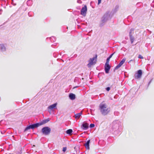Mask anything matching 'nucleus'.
<instances>
[{"instance_id": "nucleus-24", "label": "nucleus", "mask_w": 154, "mask_h": 154, "mask_svg": "<svg viewBox=\"0 0 154 154\" xmlns=\"http://www.w3.org/2000/svg\"><path fill=\"white\" fill-rule=\"evenodd\" d=\"M98 4L99 5L101 3V0H98Z\"/></svg>"}, {"instance_id": "nucleus-23", "label": "nucleus", "mask_w": 154, "mask_h": 154, "mask_svg": "<svg viewBox=\"0 0 154 154\" xmlns=\"http://www.w3.org/2000/svg\"><path fill=\"white\" fill-rule=\"evenodd\" d=\"M113 54H112L111 55H110V56L108 57V58H109V59L111 58Z\"/></svg>"}, {"instance_id": "nucleus-7", "label": "nucleus", "mask_w": 154, "mask_h": 154, "mask_svg": "<svg viewBox=\"0 0 154 154\" xmlns=\"http://www.w3.org/2000/svg\"><path fill=\"white\" fill-rule=\"evenodd\" d=\"M110 66L109 64H105V72L106 73H108L109 72V71L110 69Z\"/></svg>"}, {"instance_id": "nucleus-12", "label": "nucleus", "mask_w": 154, "mask_h": 154, "mask_svg": "<svg viewBox=\"0 0 154 154\" xmlns=\"http://www.w3.org/2000/svg\"><path fill=\"white\" fill-rule=\"evenodd\" d=\"M90 140H88L87 142L84 144L86 149H90L89 147V143H90Z\"/></svg>"}, {"instance_id": "nucleus-11", "label": "nucleus", "mask_w": 154, "mask_h": 154, "mask_svg": "<svg viewBox=\"0 0 154 154\" xmlns=\"http://www.w3.org/2000/svg\"><path fill=\"white\" fill-rule=\"evenodd\" d=\"M50 121L49 119H46L43 120L41 122H39L40 125H42L45 124L48 122Z\"/></svg>"}, {"instance_id": "nucleus-19", "label": "nucleus", "mask_w": 154, "mask_h": 154, "mask_svg": "<svg viewBox=\"0 0 154 154\" xmlns=\"http://www.w3.org/2000/svg\"><path fill=\"white\" fill-rule=\"evenodd\" d=\"M94 125L93 124H91L90 125V128H93L94 127Z\"/></svg>"}, {"instance_id": "nucleus-10", "label": "nucleus", "mask_w": 154, "mask_h": 154, "mask_svg": "<svg viewBox=\"0 0 154 154\" xmlns=\"http://www.w3.org/2000/svg\"><path fill=\"white\" fill-rule=\"evenodd\" d=\"M82 114V111H81L80 113H78L76 114H75V119H79L80 117L81 116Z\"/></svg>"}, {"instance_id": "nucleus-6", "label": "nucleus", "mask_w": 154, "mask_h": 154, "mask_svg": "<svg viewBox=\"0 0 154 154\" xmlns=\"http://www.w3.org/2000/svg\"><path fill=\"white\" fill-rule=\"evenodd\" d=\"M142 74V72L141 70H139L137 71V73L134 75L135 78L136 79L140 78Z\"/></svg>"}, {"instance_id": "nucleus-21", "label": "nucleus", "mask_w": 154, "mask_h": 154, "mask_svg": "<svg viewBox=\"0 0 154 154\" xmlns=\"http://www.w3.org/2000/svg\"><path fill=\"white\" fill-rule=\"evenodd\" d=\"M138 57V58H140V59H143V56H141V55H140V54L139 55Z\"/></svg>"}, {"instance_id": "nucleus-15", "label": "nucleus", "mask_w": 154, "mask_h": 154, "mask_svg": "<svg viewBox=\"0 0 154 154\" xmlns=\"http://www.w3.org/2000/svg\"><path fill=\"white\" fill-rule=\"evenodd\" d=\"M72 132V130L71 129H69L67 130L66 133L68 134H71Z\"/></svg>"}, {"instance_id": "nucleus-5", "label": "nucleus", "mask_w": 154, "mask_h": 154, "mask_svg": "<svg viewBox=\"0 0 154 154\" xmlns=\"http://www.w3.org/2000/svg\"><path fill=\"white\" fill-rule=\"evenodd\" d=\"M87 11V6L85 5L84 7H82L81 10V14L84 17L85 16Z\"/></svg>"}, {"instance_id": "nucleus-18", "label": "nucleus", "mask_w": 154, "mask_h": 154, "mask_svg": "<svg viewBox=\"0 0 154 154\" xmlns=\"http://www.w3.org/2000/svg\"><path fill=\"white\" fill-rule=\"evenodd\" d=\"M110 59H109L108 57L107 59L106 63L105 64H109V61Z\"/></svg>"}, {"instance_id": "nucleus-17", "label": "nucleus", "mask_w": 154, "mask_h": 154, "mask_svg": "<svg viewBox=\"0 0 154 154\" xmlns=\"http://www.w3.org/2000/svg\"><path fill=\"white\" fill-rule=\"evenodd\" d=\"M131 32H130V35L131 37V38H130V39L131 40V42L132 43H133V41H134V38H132V36L131 35Z\"/></svg>"}, {"instance_id": "nucleus-16", "label": "nucleus", "mask_w": 154, "mask_h": 154, "mask_svg": "<svg viewBox=\"0 0 154 154\" xmlns=\"http://www.w3.org/2000/svg\"><path fill=\"white\" fill-rule=\"evenodd\" d=\"M1 49L3 51H4L5 49V47L4 45H1Z\"/></svg>"}, {"instance_id": "nucleus-3", "label": "nucleus", "mask_w": 154, "mask_h": 154, "mask_svg": "<svg viewBox=\"0 0 154 154\" xmlns=\"http://www.w3.org/2000/svg\"><path fill=\"white\" fill-rule=\"evenodd\" d=\"M51 131V129L48 127H44L42 129V131L43 134L45 135L49 134Z\"/></svg>"}, {"instance_id": "nucleus-14", "label": "nucleus", "mask_w": 154, "mask_h": 154, "mask_svg": "<svg viewBox=\"0 0 154 154\" xmlns=\"http://www.w3.org/2000/svg\"><path fill=\"white\" fill-rule=\"evenodd\" d=\"M69 96L70 99L72 100H74L75 98V95L72 93L70 94H69Z\"/></svg>"}, {"instance_id": "nucleus-2", "label": "nucleus", "mask_w": 154, "mask_h": 154, "mask_svg": "<svg viewBox=\"0 0 154 154\" xmlns=\"http://www.w3.org/2000/svg\"><path fill=\"white\" fill-rule=\"evenodd\" d=\"M97 55L96 54L95 57L90 59L89 61V63L88 64V67H90L92 65L95 64L97 61Z\"/></svg>"}, {"instance_id": "nucleus-25", "label": "nucleus", "mask_w": 154, "mask_h": 154, "mask_svg": "<svg viewBox=\"0 0 154 154\" xmlns=\"http://www.w3.org/2000/svg\"><path fill=\"white\" fill-rule=\"evenodd\" d=\"M33 146H35V145H33Z\"/></svg>"}, {"instance_id": "nucleus-8", "label": "nucleus", "mask_w": 154, "mask_h": 154, "mask_svg": "<svg viewBox=\"0 0 154 154\" xmlns=\"http://www.w3.org/2000/svg\"><path fill=\"white\" fill-rule=\"evenodd\" d=\"M125 61V59H123L120 62L119 64L117 65L116 67H115V69H117L119 68H120L122 65L124 63Z\"/></svg>"}, {"instance_id": "nucleus-4", "label": "nucleus", "mask_w": 154, "mask_h": 154, "mask_svg": "<svg viewBox=\"0 0 154 154\" xmlns=\"http://www.w3.org/2000/svg\"><path fill=\"white\" fill-rule=\"evenodd\" d=\"M40 126H41L39 123H37L34 124L30 125L28 126L24 130V131H27L29 129H34L35 128L37 127Z\"/></svg>"}, {"instance_id": "nucleus-1", "label": "nucleus", "mask_w": 154, "mask_h": 154, "mask_svg": "<svg viewBox=\"0 0 154 154\" xmlns=\"http://www.w3.org/2000/svg\"><path fill=\"white\" fill-rule=\"evenodd\" d=\"M99 109L101 113L103 115H107L110 111V108L108 107L107 105L103 103L100 104Z\"/></svg>"}, {"instance_id": "nucleus-20", "label": "nucleus", "mask_w": 154, "mask_h": 154, "mask_svg": "<svg viewBox=\"0 0 154 154\" xmlns=\"http://www.w3.org/2000/svg\"><path fill=\"white\" fill-rule=\"evenodd\" d=\"M66 149H67V148L66 147H63V152H65L66 151Z\"/></svg>"}, {"instance_id": "nucleus-13", "label": "nucleus", "mask_w": 154, "mask_h": 154, "mask_svg": "<svg viewBox=\"0 0 154 154\" xmlns=\"http://www.w3.org/2000/svg\"><path fill=\"white\" fill-rule=\"evenodd\" d=\"M57 105V103H54L53 104H52V105H50L49 106H48V109H49L51 110L53 109L55 107H56Z\"/></svg>"}, {"instance_id": "nucleus-22", "label": "nucleus", "mask_w": 154, "mask_h": 154, "mask_svg": "<svg viewBox=\"0 0 154 154\" xmlns=\"http://www.w3.org/2000/svg\"><path fill=\"white\" fill-rule=\"evenodd\" d=\"M106 89L107 91H109L110 90V88L109 87H107Z\"/></svg>"}, {"instance_id": "nucleus-9", "label": "nucleus", "mask_w": 154, "mask_h": 154, "mask_svg": "<svg viewBox=\"0 0 154 154\" xmlns=\"http://www.w3.org/2000/svg\"><path fill=\"white\" fill-rule=\"evenodd\" d=\"M82 126L83 127V129L86 130L88 128L89 125L87 123L85 122L82 124Z\"/></svg>"}]
</instances>
